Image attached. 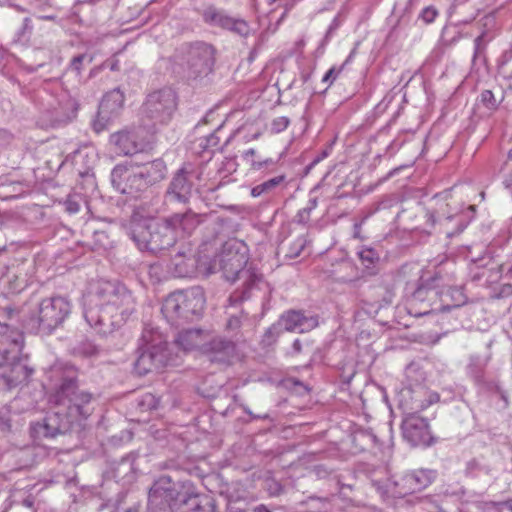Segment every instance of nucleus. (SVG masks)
I'll return each mask as SVG.
<instances>
[{
	"instance_id": "de8ad7c7",
	"label": "nucleus",
	"mask_w": 512,
	"mask_h": 512,
	"mask_svg": "<svg viewBox=\"0 0 512 512\" xmlns=\"http://www.w3.org/2000/svg\"><path fill=\"white\" fill-rule=\"evenodd\" d=\"M239 320L237 318H230L228 322V326L231 327L232 325H238Z\"/></svg>"
},
{
	"instance_id": "aec40b11",
	"label": "nucleus",
	"mask_w": 512,
	"mask_h": 512,
	"mask_svg": "<svg viewBox=\"0 0 512 512\" xmlns=\"http://www.w3.org/2000/svg\"><path fill=\"white\" fill-rule=\"evenodd\" d=\"M347 441L351 445L350 453L358 454L374 447L376 436L367 429L356 428L347 437Z\"/></svg>"
},
{
	"instance_id": "58836bf2",
	"label": "nucleus",
	"mask_w": 512,
	"mask_h": 512,
	"mask_svg": "<svg viewBox=\"0 0 512 512\" xmlns=\"http://www.w3.org/2000/svg\"><path fill=\"white\" fill-rule=\"evenodd\" d=\"M325 274H327L328 277H332L333 279H335L336 281H339V282H345L346 281V278L344 276H337L336 275V270H332V271H324Z\"/></svg>"
},
{
	"instance_id": "8fccbe9b",
	"label": "nucleus",
	"mask_w": 512,
	"mask_h": 512,
	"mask_svg": "<svg viewBox=\"0 0 512 512\" xmlns=\"http://www.w3.org/2000/svg\"><path fill=\"white\" fill-rule=\"evenodd\" d=\"M83 61V56H78L73 59V63H81Z\"/></svg>"
},
{
	"instance_id": "052dcab7",
	"label": "nucleus",
	"mask_w": 512,
	"mask_h": 512,
	"mask_svg": "<svg viewBox=\"0 0 512 512\" xmlns=\"http://www.w3.org/2000/svg\"><path fill=\"white\" fill-rule=\"evenodd\" d=\"M234 512H245V510L239 509V510H236Z\"/></svg>"
},
{
	"instance_id": "603ef678",
	"label": "nucleus",
	"mask_w": 512,
	"mask_h": 512,
	"mask_svg": "<svg viewBox=\"0 0 512 512\" xmlns=\"http://www.w3.org/2000/svg\"><path fill=\"white\" fill-rule=\"evenodd\" d=\"M505 505H507V507L509 508V510L512 512V499L506 501L504 503Z\"/></svg>"
},
{
	"instance_id": "6ab92c4d",
	"label": "nucleus",
	"mask_w": 512,
	"mask_h": 512,
	"mask_svg": "<svg viewBox=\"0 0 512 512\" xmlns=\"http://www.w3.org/2000/svg\"><path fill=\"white\" fill-rule=\"evenodd\" d=\"M203 19L210 25L218 26L228 30L243 32L247 29V25L244 21L235 20L226 15L223 11L217 10L213 7H209L204 11Z\"/></svg>"
},
{
	"instance_id": "bf43d9fd",
	"label": "nucleus",
	"mask_w": 512,
	"mask_h": 512,
	"mask_svg": "<svg viewBox=\"0 0 512 512\" xmlns=\"http://www.w3.org/2000/svg\"><path fill=\"white\" fill-rule=\"evenodd\" d=\"M329 173L325 174V176L322 178V181L325 180L328 177Z\"/></svg>"
},
{
	"instance_id": "39448f33",
	"label": "nucleus",
	"mask_w": 512,
	"mask_h": 512,
	"mask_svg": "<svg viewBox=\"0 0 512 512\" xmlns=\"http://www.w3.org/2000/svg\"><path fill=\"white\" fill-rule=\"evenodd\" d=\"M21 347V341L12 335H3L0 339V379L8 388L26 376V368L19 360Z\"/></svg>"
},
{
	"instance_id": "09e8293b",
	"label": "nucleus",
	"mask_w": 512,
	"mask_h": 512,
	"mask_svg": "<svg viewBox=\"0 0 512 512\" xmlns=\"http://www.w3.org/2000/svg\"><path fill=\"white\" fill-rule=\"evenodd\" d=\"M347 266H348V264L345 261H343V260L337 262V267L339 269H342V268L347 267Z\"/></svg>"
},
{
	"instance_id": "f03ea898",
	"label": "nucleus",
	"mask_w": 512,
	"mask_h": 512,
	"mask_svg": "<svg viewBox=\"0 0 512 512\" xmlns=\"http://www.w3.org/2000/svg\"><path fill=\"white\" fill-rule=\"evenodd\" d=\"M206 304L202 288L192 287L171 293L164 301L163 312L167 317L192 319L202 315Z\"/></svg>"
},
{
	"instance_id": "c85d7f7f",
	"label": "nucleus",
	"mask_w": 512,
	"mask_h": 512,
	"mask_svg": "<svg viewBox=\"0 0 512 512\" xmlns=\"http://www.w3.org/2000/svg\"><path fill=\"white\" fill-rule=\"evenodd\" d=\"M355 53V50H353L350 55L348 56V58L344 61V63L342 65H340L339 67H335L333 66L332 68H330L326 73L325 75L322 77V82H330V83H333L335 81V79L338 77V75L342 72V70L344 69L345 65L351 60V58L353 57Z\"/></svg>"
},
{
	"instance_id": "dca6fc26",
	"label": "nucleus",
	"mask_w": 512,
	"mask_h": 512,
	"mask_svg": "<svg viewBox=\"0 0 512 512\" xmlns=\"http://www.w3.org/2000/svg\"><path fill=\"white\" fill-rule=\"evenodd\" d=\"M425 394L426 390L423 388H407L402 390L399 398V408L402 410L403 415L419 416V412L426 409V402H424Z\"/></svg>"
},
{
	"instance_id": "680f3d73",
	"label": "nucleus",
	"mask_w": 512,
	"mask_h": 512,
	"mask_svg": "<svg viewBox=\"0 0 512 512\" xmlns=\"http://www.w3.org/2000/svg\"><path fill=\"white\" fill-rule=\"evenodd\" d=\"M335 140H336V138L334 137V138L331 140V145H332L333 143H335Z\"/></svg>"
},
{
	"instance_id": "393cba45",
	"label": "nucleus",
	"mask_w": 512,
	"mask_h": 512,
	"mask_svg": "<svg viewBox=\"0 0 512 512\" xmlns=\"http://www.w3.org/2000/svg\"><path fill=\"white\" fill-rule=\"evenodd\" d=\"M171 190L178 196L184 197L190 193L191 185L187 181L186 173L181 169L171 182Z\"/></svg>"
},
{
	"instance_id": "a18cd8bd",
	"label": "nucleus",
	"mask_w": 512,
	"mask_h": 512,
	"mask_svg": "<svg viewBox=\"0 0 512 512\" xmlns=\"http://www.w3.org/2000/svg\"><path fill=\"white\" fill-rule=\"evenodd\" d=\"M504 185H505L506 189L512 194V180L506 179L504 181Z\"/></svg>"
},
{
	"instance_id": "f704fd0d",
	"label": "nucleus",
	"mask_w": 512,
	"mask_h": 512,
	"mask_svg": "<svg viewBox=\"0 0 512 512\" xmlns=\"http://www.w3.org/2000/svg\"><path fill=\"white\" fill-rule=\"evenodd\" d=\"M439 399H440V397L437 393H428L426 391V394L424 396V402H426V408L429 407L431 404L438 402Z\"/></svg>"
},
{
	"instance_id": "4468645a",
	"label": "nucleus",
	"mask_w": 512,
	"mask_h": 512,
	"mask_svg": "<svg viewBox=\"0 0 512 512\" xmlns=\"http://www.w3.org/2000/svg\"><path fill=\"white\" fill-rule=\"evenodd\" d=\"M440 292L436 287L420 285L411 295L409 300V312L415 316L430 314L433 310L441 309L437 306Z\"/></svg>"
},
{
	"instance_id": "4be33fe9",
	"label": "nucleus",
	"mask_w": 512,
	"mask_h": 512,
	"mask_svg": "<svg viewBox=\"0 0 512 512\" xmlns=\"http://www.w3.org/2000/svg\"><path fill=\"white\" fill-rule=\"evenodd\" d=\"M488 357L472 356L467 366V373L479 387L488 386L485 379V369L488 364Z\"/></svg>"
},
{
	"instance_id": "a878e982",
	"label": "nucleus",
	"mask_w": 512,
	"mask_h": 512,
	"mask_svg": "<svg viewBox=\"0 0 512 512\" xmlns=\"http://www.w3.org/2000/svg\"><path fill=\"white\" fill-rule=\"evenodd\" d=\"M357 255L361 261V264L367 268H373L380 260L379 253L372 247L363 246Z\"/></svg>"
},
{
	"instance_id": "5fc2aeb1",
	"label": "nucleus",
	"mask_w": 512,
	"mask_h": 512,
	"mask_svg": "<svg viewBox=\"0 0 512 512\" xmlns=\"http://www.w3.org/2000/svg\"><path fill=\"white\" fill-rule=\"evenodd\" d=\"M277 0H267L268 5H273Z\"/></svg>"
},
{
	"instance_id": "e433bc0d",
	"label": "nucleus",
	"mask_w": 512,
	"mask_h": 512,
	"mask_svg": "<svg viewBox=\"0 0 512 512\" xmlns=\"http://www.w3.org/2000/svg\"><path fill=\"white\" fill-rule=\"evenodd\" d=\"M367 218H368V215L364 216L360 222H357V223L354 224V233H353V235H354L355 238H360V239L362 238V236H361V227H362L363 223L367 220Z\"/></svg>"
},
{
	"instance_id": "7ed1b4c3",
	"label": "nucleus",
	"mask_w": 512,
	"mask_h": 512,
	"mask_svg": "<svg viewBox=\"0 0 512 512\" xmlns=\"http://www.w3.org/2000/svg\"><path fill=\"white\" fill-rule=\"evenodd\" d=\"M56 399L59 404L65 405L68 402V417L70 426L74 422L87 419L93 412L91 393L78 389L75 379H64L57 393Z\"/></svg>"
},
{
	"instance_id": "1a4fd4ad",
	"label": "nucleus",
	"mask_w": 512,
	"mask_h": 512,
	"mask_svg": "<svg viewBox=\"0 0 512 512\" xmlns=\"http://www.w3.org/2000/svg\"><path fill=\"white\" fill-rule=\"evenodd\" d=\"M167 497H169L170 502L167 505V508H164V512L179 511L186 506H189L188 510L198 511L200 509V504L203 503V501L208 500L207 497L198 494L190 484L182 485L175 494L169 493ZM157 505L158 497L156 495H151L149 500V512H157Z\"/></svg>"
},
{
	"instance_id": "ea45409f",
	"label": "nucleus",
	"mask_w": 512,
	"mask_h": 512,
	"mask_svg": "<svg viewBox=\"0 0 512 512\" xmlns=\"http://www.w3.org/2000/svg\"><path fill=\"white\" fill-rule=\"evenodd\" d=\"M264 192H266V191H265V189L262 187V184H260V185H257V186H255V187H253V188H252V190H251V195H252L253 197H258V196H260L261 194H263Z\"/></svg>"
},
{
	"instance_id": "13d9d810",
	"label": "nucleus",
	"mask_w": 512,
	"mask_h": 512,
	"mask_svg": "<svg viewBox=\"0 0 512 512\" xmlns=\"http://www.w3.org/2000/svg\"><path fill=\"white\" fill-rule=\"evenodd\" d=\"M508 157L509 158H512V150H510L509 154H508Z\"/></svg>"
},
{
	"instance_id": "cd10ccee",
	"label": "nucleus",
	"mask_w": 512,
	"mask_h": 512,
	"mask_svg": "<svg viewBox=\"0 0 512 512\" xmlns=\"http://www.w3.org/2000/svg\"><path fill=\"white\" fill-rule=\"evenodd\" d=\"M480 103L490 111L498 109L500 102H498L491 90H483L479 96Z\"/></svg>"
},
{
	"instance_id": "f3484780",
	"label": "nucleus",
	"mask_w": 512,
	"mask_h": 512,
	"mask_svg": "<svg viewBox=\"0 0 512 512\" xmlns=\"http://www.w3.org/2000/svg\"><path fill=\"white\" fill-rule=\"evenodd\" d=\"M210 335V333L201 329H189L180 332L175 342L184 351L196 350L202 354Z\"/></svg>"
},
{
	"instance_id": "a211bd4d",
	"label": "nucleus",
	"mask_w": 512,
	"mask_h": 512,
	"mask_svg": "<svg viewBox=\"0 0 512 512\" xmlns=\"http://www.w3.org/2000/svg\"><path fill=\"white\" fill-rule=\"evenodd\" d=\"M280 323L286 331L303 333L317 327L318 321L314 317H306L300 311H288L280 318Z\"/></svg>"
},
{
	"instance_id": "b1692460",
	"label": "nucleus",
	"mask_w": 512,
	"mask_h": 512,
	"mask_svg": "<svg viewBox=\"0 0 512 512\" xmlns=\"http://www.w3.org/2000/svg\"><path fill=\"white\" fill-rule=\"evenodd\" d=\"M199 261L203 262L201 259L197 261V265ZM195 260L193 258H187L184 255H177L174 259V265H175V273L179 277H189L191 276L195 271L198 272L197 267H195L194 270V264Z\"/></svg>"
},
{
	"instance_id": "c03bdc74",
	"label": "nucleus",
	"mask_w": 512,
	"mask_h": 512,
	"mask_svg": "<svg viewBox=\"0 0 512 512\" xmlns=\"http://www.w3.org/2000/svg\"><path fill=\"white\" fill-rule=\"evenodd\" d=\"M266 163H267V161H264V162H254V161H252L251 162V167L253 169H260Z\"/></svg>"
},
{
	"instance_id": "412c9836",
	"label": "nucleus",
	"mask_w": 512,
	"mask_h": 512,
	"mask_svg": "<svg viewBox=\"0 0 512 512\" xmlns=\"http://www.w3.org/2000/svg\"><path fill=\"white\" fill-rule=\"evenodd\" d=\"M124 105V94L120 90H112L106 93L99 105V115L102 118L118 114Z\"/></svg>"
},
{
	"instance_id": "473e14b6",
	"label": "nucleus",
	"mask_w": 512,
	"mask_h": 512,
	"mask_svg": "<svg viewBox=\"0 0 512 512\" xmlns=\"http://www.w3.org/2000/svg\"><path fill=\"white\" fill-rule=\"evenodd\" d=\"M283 180V177H275L272 178L264 183H262V187L265 189V191H269L270 189L274 188L275 186L279 185Z\"/></svg>"
},
{
	"instance_id": "c756f323",
	"label": "nucleus",
	"mask_w": 512,
	"mask_h": 512,
	"mask_svg": "<svg viewBox=\"0 0 512 512\" xmlns=\"http://www.w3.org/2000/svg\"><path fill=\"white\" fill-rule=\"evenodd\" d=\"M487 33L484 31L479 36H477L474 40V53H473V62L476 61L485 51L487 41L485 39Z\"/></svg>"
},
{
	"instance_id": "2eb2a0df",
	"label": "nucleus",
	"mask_w": 512,
	"mask_h": 512,
	"mask_svg": "<svg viewBox=\"0 0 512 512\" xmlns=\"http://www.w3.org/2000/svg\"><path fill=\"white\" fill-rule=\"evenodd\" d=\"M69 427L63 424L58 413L47 415L42 421L32 423L30 435L34 441L52 439L64 433Z\"/></svg>"
},
{
	"instance_id": "20e7f679",
	"label": "nucleus",
	"mask_w": 512,
	"mask_h": 512,
	"mask_svg": "<svg viewBox=\"0 0 512 512\" xmlns=\"http://www.w3.org/2000/svg\"><path fill=\"white\" fill-rule=\"evenodd\" d=\"M248 262L246 251H240L239 244L226 243L220 255L219 265L223 271L224 277L231 282L239 278V274ZM218 261L214 259L209 264L199 261L198 273L208 276L217 271Z\"/></svg>"
},
{
	"instance_id": "6e6d98bb",
	"label": "nucleus",
	"mask_w": 512,
	"mask_h": 512,
	"mask_svg": "<svg viewBox=\"0 0 512 512\" xmlns=\"http://www.w3.org/2000/svg\"><path fill=\"white\" fill-rule=\"evenodd\" d=\"M163 229H164L165 231H168V230H169L168 223H165V224L163 225Z\"/></svg>"
},
{
	"instance_id": "7c9ffc66",
	"label": "nucleus",
	"mask_w": 512,
	"mask_h": 512,
	"mask_svg": "<svg viewBox=\"0 0 512 512\" xmlns=\"http://www.w3.org/2000/svg\"><path fill=\"white\" fill-rule=\"evenodd\" d=\"M289 123H290V121H289L288 117H286V116L277 117V118L273 119V121L271 122V128H270L271 132L275 133V134L281 133L288 127Z\"/></svg>"
},
{
	"instance_id": "f8f14e48",
	"label": "nucleus",
	"mask_w": 512,
	"mask_h": 512,
	"mask_svg": "<svg viewBox=\"0 0 512 512\" xmlns=\"http://www.w3.org/2000/svg\"><path fill=\"white\" fill-rule=\"evenodd\" d=\"M202 355L207 358L210 363L221 366H230L239 360V353L236 344L222 337H213L210 335Z\"/></svg>"
},
{
	"instance_id": "72a5a7b5",
	"label": "nucleus",
	"mask_w": 512,
	"mask_h": 512,
	"mask_svg": "<svg viewBox=\"0 0 512 512\" xmlns=\"http://www.w3.org/2000/svg\"><path fill=\"white\" fill-rule=\"evenodd\" d=\"M339 432L342 434V432L337 427H331L325 431H322V439L325 438L332 442V438L335 437Z\"/></svg>"
},
{
	"instance_id": "49530a36",
	"label": "nucleus",
	"mask_w": 512,
	"mask_h": 512,
	"mask_svg": "<svg viewBox=\"0 0 512 512\" xmlns=\"http://www.w3.org/2000/svg\"><path fill=\"white\" fill-rule=\"evenodd\" d=\"M300 344H301V341H300V340H298V339H297V340H295V341H294L293 347H294V349H295L297 352H300V351H301V346H300Z\"/></svg>"
},
{
	"instance_id": "bb28decb",
	"label": "nucleus",
	"mask_w": 512,
	"mask_h": 512,
	"mask_svg": "<svg viewBox=\"0 0 512 512\" xmlns=\"http://www.w3.org/2000/svg\"><path fill=\"white\" fill-rule=\"evenodd\" d=\"M489 472V467L482 464L479 459L473 458L466 463L465 474L467 476L476 477L480 473L488 474Z\"/></svg>"
},
{
	"instance_id": "5701e85b",
	"label": "nucleus",
	"mask_w": 512,
	"mask_h": 512,
	"mask_svg": "<svg viewBox=\"0 0 512 512\" xmlns=\"http://www.w3.org/2000/svg\"><path fill=\"white\" fill-rule=\"evenodd\" d=\"M158 223L154 220H150L149 222L135 223L132 226V237L134 241L148 244L150 242H157L156 235L152 233L150 230L152 228L158 227Z\"/></svg>"
},
{
	"instance_id": "a19ab883",
	"label": "nucleus",
	"mask_w": 512,
	"mask_h": 512,
	"mask_svg": "<svg viewBox=\"0 0 512 512\" xmlns=\"http://www.w3.org/2000/svg\"><path fill=\"white\" fill-rule=\"evenodd\" d=\"M128 138V134L127 133H117V134H114L113 135V139L114 141L119 144L121 141L123 140H126Z\"/></svg>"
},
{
	"instance_id": "9d476101",
	"label": "nucleus",
	"mask_w": 512,
	"mask_h": 512,
	"mask_svg": "<svg viewBox=\"0 0 512 512\" xmlns=\"http://www.w3.org/2000/svg\"><path fill=\"white\" fill-rule=\"evenodd\" d=\"M327 486L329 494L332 497L337 495L344 500H352V494L355 486L354 475L344 470L335 471L327 464H322V486Z\"/></svg>"
},
{
	"instance_id": "0eeeda50",
	"label": "nucleus",
	"mask_w": 512,
	"mask_h": 512,
	"mask_svg": "<svg viewBox=\"0 0 512 512\" xmlns=\"http://www.w3.org/2000/svg\"><path fill=\"white\" fill-rule=\"evenodd\" d=\"M72 310L71 301L63 296H52L41 300L36 313L39 328L45 333H52L69 317Z\"/></svg>"
},
{
	"instance_id": "c9c22d12",
	"label": "nucleus",
	"mask_w": 512,
	"mask_h": 512,
	"mask_svg": "<svg viewBox=\"0 0 512 512\" xmlns=\"http://www.w3.org/2000/svg\"><path fill=\"white\" fill-rule=\"evenodd\" d=\"M340 25V21L338 19V17H334V19L332 20V23L330 24L327 32H326V35H325V39L328 40L333 32L339 27Z\"/></svg>"
},
{
	"instance_id": "423d86ee",
	"label": "nucleus",
	"mask_w": 512,
	"mask_h": 512,
	"mask_svg": "<svg viewBox=\"0 0 512 512\" xmlns=\"http://www.w3.org/2000/svg\"><path fill=\"white\" fill-rule=\"evenodd\" d=\"M437 477V471L433 469H415L394 475L388 480L384 493H391L395 497L421 492L430 486Z\"/></svg>"
},
{
	"instance_id": "4d7b16f0",
	"label": "nucleus",
	"mask_w": 512,
	"mask_h": 512,
	"mask_svg": "<svg viewBox=\"0 0 512 512\" xmlns=\"http://www.w3.org/2000/svg\"><path fill=\"white\" fill-rule=\"evenodd\" d=\"M474 19H475V16H472L470 19L465 20V23H469V22H471V21H472V20H474Z\"/></svg>"
},
{
	"instance_id": "79ce46f5",
	"label": "nucleus",
	"mask_w": 512,
	"mask_h": 512,
	"mask_svg": "<svg viewBox=\"0 0 512 512\" xmlns=\"http://www.w3.org/2000/svg\"><path fill=\"white\" fill-rule=\"evenodd\" d=\"M253 512H271L264 504H260L253 508Z\"/></svg>"
},
{
	"instance_id": "37998d69",
	"label": "nucleus",
	"mask_w": 512,
	"mask_h": 512,
	"mask_svg": "<svg viewBox=\"0 0 512 512\" xmlns=\"http://www.w3.org/2000/svg\"><path fill=\"white\" fill-rule=\"evenodd\" d=\"M256 155V150L251 148V149H248L247 151H245L244 153V157L245 159H249V157H254Z\"/></svg>"
},
{
	"instance_id": "9b49d317",
	"label": "nucleus",
	"mask_w": 512,
	"mask_h": 512,
	"mask_svg": "<svg viewBox=\"0 0 512 512\" xmlns=\"http://www.w3.org/2000/svg\"><path fill=\"white\" fill-rule=\"evenodd\" d=\"M170 364H173V359L168 354V344L163 342L142 352L135 362L134 369L138 375L143 376L158 372Z\"/></svg>"
},
{
	"instance_id": "4c0bfd02",
	"label": "nucleus",
	"mask_w": 512,
	"mask_h": 512,
	"mask_svg": "<svg viewBox=\"0 0 512 512\" xmlns=\"http://www.w3.org/2000/svg\"><path fill=\"white\" fill-rule=\"evenodd\" d=\"M11 140V134L6 130L0 129V147L8 144Z\"/></svg>"
},
{
	"instance_id": "f257e3e1",
	"label": "nucleus",
	"mask_w": 512,
	"mask_h": 512,
	"mask_svg": "<svg viewBox=\"0 0 512 512\" xmlns=\"http://www.w3.org/2000/svg\"><path fill=\"white\" fill-rule=\"evenodd\" d=\"M454 188L444 190L432 198L433 206L426 211V223L431 227L439 226V232L447 238L459 235L468 226L476 211L470 205L466 211L453 195Z\"/></svg>"
},
{
	"instance_id": "3c124183",
	"label": "nucleus",
	"mask_w": 512,
	"mask_h": 512,
	"mask_svg": "<svg viewBox=\"0 0 512 512\" xmlns=\"http://www.w3.org/2000/svg\"><path fill=\"white\" fill-rule=\"evenodd\" d=\"M334 444L337 445V446L338 445H344L345 442H344V439L341 437V438H339V440L335 441Z\"/></svg>"
},
{
	"instance_id": "864d4df0",
	"label": "nucleus",
	"mask_w": 512,
	"mask_h": 512,
	"mask_svg": "<svg viewBox=\"0 0 512 512\" xmlns=\"http://www.w3.org/2000/svg\"><path fill=\"white\" fill-rule=\"evenodd\" d=\"M327 155H328V152L326 150H322V154H321L322 159L327 157Z\"/></svg>"
},
{
	"instance_id": "6e6552de",
	"label": "nucleus",
	"mask_w": 512,
	"mask_h": 512,
	"mask_svg": "<svg viewBox=\"0 0 512 512\" xmlns=\"http://www.w3.org/2000/svg\"><path fill=\"white\" fill-rule=\"evenodd\" d=\"M143 107L151 119L161 124L167 123L177 107L176 94L171 89L152 92Z\"/></svg>"
},
{
	"instance_id": "2f4dec72",
	"label": "nucleus",
	"mask_w": 512,
	"mask_h": 512,
	"mask_svg": "<svg viewBox=\"0 0 512 512\" xmlns=\"http://www.w3.org/2000/svg\"><path fill=\"white\" fill-rule=\"evenodd\" d=\"M437 15L438 11L434 7H426L421 12V18L427 24L432 23Z\"/></svg>"
},
{
	"instance_id": "ddd939ff",
	"label": "nucleus",
	"mask_w": 512,
	"mask_h": 512,
	"mask_svg": "<svg viewBox=\"0 0 512 512\" xmlns=\"http://www.w3.org/2000/svg\"><path fill=\"white\" fill-rule=\"evenodd\" d=\"M403 439L411 446L427 447L433 444L428 420L419 416H404L401 424Z\"/></svg>"
}]
</instances>
